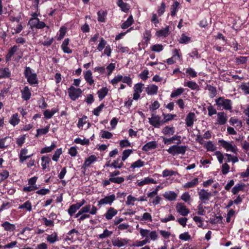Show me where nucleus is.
I'll return each instance as SVG.
<instances>
[{
	"instance_id": "37",
	"label": "nucleus",
	"mask_w": 249,
	"mask_h": 249,
	"mask_svg": "<svg viewBox=\"0 0 249 249\" xmlns=\"http://www.w3.org/2000/svg\"><path fill=\"white\" fill-rule=\"evenodd\" d=\"M149 243V240L148 239H144L143 240L140 241V240H136L131 245V247H142L147 243Z\"/></svg>"
},
{
	"instance_id": "42",
	"label": "nucleus",
	"mask_w": 249,
	"mask_h": 249,
	"mask_svg": "<svg viewBox=\"0 0 249 249\" xmlns=\"http://www.w3.org/2000/svg\"><path fill=\"white\" fill-rule=\"evenodd\" d=\"M17 47L16 46H14L12 48H11L6 56V61H9L11 60L12 57L14 55V54L17 51Z\"/></svg>"
},
{
	"instance_id": "62",
	"label": "nucleus",
	"mask_w": 249,
	"mask_h": 249,
	"mask_svg": "<svg viewBox=\"0 0 249 249\" xmlns=\"http://www.w3.org/2000/svg\"><path fill=\"white\" fill-rule=\"evenodd\" d=\"M163 47L161 44H156L151 47V50L155 52H160L163 50Z\"/></svg>"
},
{
	"instance_id": "61",
	"label": "nucleus",
	"mask_w": 249,
	"mask_h": 249,
	"mask_svg": "<svg viewBox=\"0 0 249 249\" xmlns=\"http://www.w3.org/2000/svg\"><path fill=\"white\" fill-rule=\"evenodd\" d=\"M122 80V75L118 74L114 77V78L111 80V83L113 85L115 86L118 84Z\"/></svg>"
},
{
	"instance_id": "4",
	"label": "nucleus",
	"mask_w": 249,
	"mask_h": 249,
	"mask_svg": "<svg viewBox=\"0 0 249 249\" xmlns=\"http://www.w3.org/2000/svg\"><path fill=\"white\" fill-rule=\"evenodd\" d=\"M215 103L218 107L226 110L231 108V102L230 100L225 99L224 97H219L215 100Z\"/></svg>"
},
{
	"instance_id": "49",
	"label": "nucleus",
	"mask_w": 249,
	"mask_h": 249,
	"mask_svg": "<svg viewBox=\"0 0 249 249\" xmlns=\"http://www.w3.org/2000/svg\"><path fill=\"white\" fill-rule=\"evenodd\" d=\"M47 241L51 244H53L58 240V236L56 233L54 232L49 235L47 237Z\"/></svg>"
},
{
	"instance_id": "54",
	"label": "nucleus",
	"mask_w": 249,
	"mask_h": 249,
	"mask_svg": "<svg viewBox=\"0 0 249 249\" xmlns=\"http://www.w3.org/2000/svg\"><path fill=\"white\" fill-rule=\"evenodd\" d=\"M191 40L190 37L186 36L184 34H182L179 38V42L182 44L188 43Z\"/></svg>"
},
{
	"instance_id": "64",
	"label": "nucleus",
	"mask_w": 249,
	"mask_h": 249,
	"mask_svg": "<svg viewBox=\"0 0 249 249\" xmlns=\"http://www.w3.org/2000/svg\"><path fill=\"white\" fill-rule=\"evenodd\" d=\"M180 198L185 202H189L191 200V197L188 192L184 193L180 197Z\"/></svg>"
},
{
	"instance_id": "36",
	"label": "nucleus",
	"mask_w": 249,
	"mask_h": 249,
	"mask_svg": "<svg viewBox=\"0 0 249 249\" xmlns=\"http://www.w3.org/2000/svg\"><path fill=\"white\" fill-rule=\"evenodd\" d=\"M49 128L50 126L47 125L44 128L37 129L36 134L35 135L36 137L37 138L40 136L47 134L49 132Z\"/></svg>"
},
{
	"instance_id": "60",
	"label": "nucleus",
	"mask_w": 249,
	"mask_h": 249,
	"mask_svg": "<svg viewBox=\"0 0 249 249\" xmlns=\"http://www.w3.org/2000/svg\"><path fill=\"white\" fill-rule=\"evenodd\" d=\"M101 137L102 138H106V139H110L113 135L111 133L106 131V130H101Z\"/></svg>"
},
{
	"instance_id": "17",
	"label": "nucleus",
	"mask_w": 249,
	"mask_h": 249,
	"mask_svg": "<svg viewBox=\"0 0 249 249\" xmlns=\"http://www.w3.org/2000/svg\"><path fill=\"white\" fill-rule=\"evenodd\" d=\"M163 196L165 199L169 201H174L176 199L178 194L174 191H168L165 192L163 194Z\"/></svg>"
},
{
	"instance_id": "31",
	"label": "nucleus",
	"mask_w": 249,
	"mask_h": 249,
	"mask_svg": "<svg viewBox=\"0 0 249 249\" xmlns=\"http://www.w3.org/2000/svg\"><path fill=\"white\" fill-rule=\"evenodd\" d=\"M96 160L97 157L95 155H91L85 160L83 167L86 168L89 166L90 164L94 162Z\"/></svg>"
},
{
	"instance_id": "29",
	"label": "nucleus",
	"mask_w": 249,
	"mask_h": 249,
	"mask_svg": "<svg viewBox=\"0 0 249 249\" xmlns=\"http://www.w3.org/2000/svg\"><path fill=\"white\" fill-rule=\"evenodd\" d=\"M169 28L166 26L165 28L158 30L156 33V35L158 37H166L169 35Z\"/></svg>"
},
{
	"instance_id": "8",
	"label": "nucleus",
	"mask_w": 249,
	"mask_h": 249,
	"mask_svg": "<svg viewBox=\"0 0 249 249\" xmlns=\"http://www.w3.org/2000/svg\"><path fill=\"white\" fill-rule=\"evenodd\" d=\"M218 143H220L221 146L225 148L227 151H231L235 154L237 153V149L235 145H232L223 140H219Z\"/></svg>"
},
{
	"instance_id": "16",
	"label": "nucleus",
	"mask_w": 249,
	"mask_h": 249,
	"mask_svg": "<svg viewBox=\"0 0 249 249\" xmlns=\"http://www.w3.org/2000/svg\"><path fill=\"white\" fill-rule=\"evenodd\" d=\"M84 78L87 83L90 86L94 84V80L93 79L92 73L90 70L84 71L83 72Z\"/></svg>"
},
{
	"instance_id": "46",
	"label": "nucleus",
	"mask_w": 249,
	"mask_h": 249,
	"mask_svg": "<svg viewBox=\"0 0 249 249\" xmlns=\"http://www.w3.org/2000/svg\"><path fill=\"white\" fill-rule=\"evenodd\" d=\"M163 119L162 120L163 121V124H164L170 121L173 120L174 118L177 116V115L176 114L163 113Z\"/></svg>"
},
{
	"instance_id": "32",
	"label": "nucleus",
	"mask_w": 249,
	"mask_h": 249,
	"mask_svg": "<svg viewBox=\"0 0 249 249\" xmlns=\"http://www.w3.org/2000/svg\"><path fill=\"white\" fill-rule=\"evenodd\" d=\"M11 76V72L8 68L0 69V79L9 78Z\"/></svg>"
},
{
	"instance_id": "25",
	"label": "nucleus",
	"mask_w": 249,
	"mask_h": 249,
	"mask_svg": "<svg viewBox=\"0 0 249 249\" xmlns=\"http://www.w3.org/2000/svg\"><path fill=\"white\" fill-rule=\"evenodd\" d=\"M69 41V38H66L61 45V48L65 53H72L71 50L68 47Z\"/></svg>"
},
{
	"instance_id": "51",
	"label": "nucleus",
	"mask_w": 249,
	"mask_h": 249,
	"mask_svg": "<svg viewBox=\"0 0 249 249\" xmlns=\"http://www.w3.org/2000/svg\"><path fill=\"white\" fill-rule=\"evenodd\" d=\"M176 173H177L176 172H175L172 170L165 169L162 172V176L163 178H166L167 177L172 176L175 175Z\"/></svg>"
},
{
	"instance_id": "9",
	"label": "nucleus",
	"mask_w": 249,
	"mask_h": 249,
	"mask_svg": "<svg viewBox=\"0 0 249 249\" xmlns=\"http://www.w3.org/2000/svg\"><path fill=\"white\" fill-rule=\"evenodd\" d=\"M115 199L116 196L114 194L106 196L105 197L101 199L98 201V205L99 206H101L103 205H111Z\"/></svg>"
},
{
	"instance_id": "3",
	"label": "nucleus",
	"mask_w": 249,
	"mask_h": 249,
	"mask_svg": "<svg viewBox=\"0 0 249 249\" xmlns=\"http://www.w3.org/2000/svg\"><path fill=\"white\" fill-rule=\"evenodd\" d=\"M187 146L185 145H174L170 146L167 150V152L173 155L178 154L184 155L186 151Z\"/></svg>"
},
{
	"instance_id": "35",
	"label": "nucleus",
	"mask_w": 249,
	"mask_h": 249,
	"mask_svg": "<svg viewBox=\"0 0 249 249\" xmlns=\"http://www.w3.org/2000/svg\"><path fill=\"white\" fill-rule=\"evenodd\" d=\"M108 92V89L107 87H104L101 89L97 92L98 97L100 100H102L105 97Z\"/></svg>"
},
{
	"instance_id": "27",
	"label": "nucleus",
	"mask_w": 249,
	"mask_h": 249,
	"mask_svg": "<svg viewBox=\"0 0 249 249\" xmlns=\"http://www.w3.org/2000/svg\"><path fill=\"white\" fill-rule=\"evenodd\" d=\"M1 226L4 228V230L8 231H13L16 229L15 225L8 221L3 222L1 224Z\"/></svg>"
},
{
	"instance_id": "6",
	"label": "nucleus",
	"mask_w": 249,
	"mask_h": 249,
	"mask_svg": "<svg viewBox=\"0 0 249 249\" xmlns=\"http://www.w3.org/2000/svg\"><path fill=\"white\" fill-rule=\"evenodd\" d=\"M82 90L79 88H75L71 86L68 90V92L70 98L72 100H75L81 94Z\"/></svg>"
},
{
	"instance_id": "21",
	"label": "nucleus",
	"mask_w": 249,
	"mask_h": 249,
	"mask_svg": "<svg viewBox=\"0 0 249 249\" xmlns=\"http://www.w3.org/2000/svg\"><path fill=\"white\" fill-rule=\"evenodd\" d=\"M158 87L155 85H149L145 89V91L148 95H154L157 94Z\"/></svg>"
},
{
	"instance_id": "12",
	"label": "nucleus",
	"mask_w": 249,
	"mask_h": 249,
	"mask_svg": "<svg viewBox=\"0 0 249 249\" xmlns=\"http://www.w3.org/2000/svg\"><path fill=\"white\" fill-rule=\"evenodd\" d=\"M157 183V181L153 178L149 177H146L141 180H138L136 184L139 187H142L145 185H148L150 184H156Z\"/></svg>"
},
{
	"instance_id": "7",
	"label": "nucleus",
	"mask_w": 249,
	"mask_h": 249,
	"mask_svg": "<svg viewBox=\"0 0 249 249\" xmlns=\"http://www.w3.org/2000/svg\"><path fill=\"white\" fill-rule=\"evenodd\" d=\"M149 124L155 127L159 128L163 124L161 117L159 115H152L151 118H148Z\"/></svg>"
},
{
	"instance_id": "10",
	"label": "nucleus",
	"mask_w": 249,
	"mask_h": 249,
	"mask_svg": "<svg viewBox=\"0 0 249 249\" xmlns=\"http://www.w3.org/2000/svg\"><path fill=\"white\" fill-rule=\"evenodd\" d=\"M144 84L139 83L135 84L134 87L133 99L137 100L140 97V94L143 91Z\"/></svg>"
},
{
	"instance_id": "15",
	"label": "nucleus",
	"mask_w": 249,
	"mask_h": 249,
	"mask_svg": "<svg viewBox=\"0 0 249 249\" xmlns=\"http://www.w3.org/2000/svg\"><path fill=\"white\" fill-rule=\"evenodd\" d=\"M196 120V116L194 112H189L186 118V124L187 126L191 127L193 126L194 122Z\"/></svg>"
},
{
	"instance_id": "34",
	"label": "nucleus",
	"mask_w": 249,
	"mask_h": 249,
	"mask_svg": "<svg viewBox=\"0 0 249 249\" xmlns=\"http://www.w3.org/2000/svg\"><path fill=\"white\" fill-rule=\"evenodd\" d=\"M184 91V89L182 88H179L176 89L172 91L170 95V97L173 98H176L181 95L183 93Z\"/></svg>"
},
{
	"instance_id": "41",
	"label": "nucleus",
	"mask_w": 249,
	"mask_h": 249,
	"mask_svg": "<svg viewBox=\"0 0 249 249\" xmlns=\"http://www.w3.org/2000/svg\"><path fill=\"white\" fill-rule=\"evenodd\" d=\"M208 151L213 152L216 150V147L211 141H208L205 143L204 145Z\"/></svg>"
},
{
	"instance_id": "19",
	"label": "nucleus",
	"mask_w": 249,
	"mask_h": 249,
	"mask_svg": "<svg viewBox=\"0 0 249 249\" xmlns=\"http://www.w3.org/2000/svg\"><path fill=\"white\" fill-rule=\"evenodd\" d=\"M217 123L220 125L224 124L227 121V117L226 114L223 112L217 113Z\"/></svg>"
},
{
	"instance_id": "44",
	"label": "nucleus",
	"mask_w": 249,
	"mask_h": 249,
	"mask_svg": "<svg viewBox=\"0 0 249 249\" xmlns=\"http://www.w3.org/2000/svg\"><path fill=\"white\" fill-rule=\"evenodd\" d=\"M56 147V145L54 142H53L51 146H47L43 148L41 151L40 153L44 154L49 153L52 151Z\"/></svg>"
},
{
	"instance_id": "38",
	"label": "nucleus",
	"mask_w": 249,
	"mask_h": 249,
	"mask_svg": "<svg viewBox=\"0 0 249 249\" xmlns=\"http://www.w3.org/2000/svg\"><path fill=\"white\" fill-rule=\"evenodd\" d=\"M19 121L20 119L18 118V114L16 113L12 116L9 122L11 125L15 126L19 123Z\"/></svg>"
},
{
	"instance_id": "50",
	"label": "nucleus",
	"mask_w": 249,
	"mask_h": 249,
	"mask_svg": "<svg viewBox=\"0 0 249 249\" xmlns=\"http://www.w3.org/2000/svg\"><path fill=\"white\" fill-rule=\"evenodd\" d=\"M79 209L80 207L77 203L72 204L69 208L68 213L71 216Z\"/></svg>"
},
{
	"instance_id": "43",
	"label": "nucleus",
	"mask_w": 249,
	"mask_h": 249,
	"mask_svg": "<svg viewBox=\"0 0 249 249\" xmlns=\"http://www.w3.org/2000/svg\"><path fill=\"white\" fill-rule=\"evenodd\" d=\"M144 165V162L141 160H138L133 162L130 166V168L135 169V168H139Z\"/></svg>"
},
{
	"instance_id": "33",
	"label": "nucleus",
	"mask_w": 249,
	"mask_h": 249,
	"mask_svg": "<svg viewBox=\"0 0 249 249\" xmlns=\"http://www.w3.org/2000/svg\"><path fill=\"white\" fill-rule=\"evenodd\" d=\"M27 153L28 150L27 149L23 148L20 150L19 154V160L20 162H23L32 155L27 156L26 154Z\"/></svg>"
},
{
	"instance_id": "58",
	"label": "nucleus",
	"mask_w": 249,
	"mask_h": 249,
	"mask_svg": "<svg viewBox=\"0 0 249 249\" xmlns=\"http://www.w3.org/2000/svg\"><path fill=\"white\" fill-rule=\"evenodd\" d=\"M175 220V217L172 214H168L166 217H165L164 218H160V221L162 223H167L169 221H174Z\"/></svg>"
},
{
	"instance_id": "11",
	"label": "nucleus",
	"mask_w": 249,
	"mask_h": 249,
	"mask_svg": "<svg viewBox=\"0 0 249 249\" xmlns=\"http://www.w3.org/2000/svg\"><path fill=\"white\" fill-rule=\"evenodd\" d=\"M177 212L181 215L185 216L189 213V210L187 208L185 205L183 203H178L176 205Z\"/></svg>"
},
{
	"instance_id": "45",
	"label": "nucleus",
	"mask_w": 249,
	"mask_h": 249,
	"mask_svg": "<svg viewBox=\"0 0 249 249\" xmlns=\"http://www.w3.org/2000/svg\"><path fill=\"white\" fill-rule=\"evenodd\" d=\"M133 22V19L132 16H130L127 20L121 25L122 29H126L129 27Z\"/></svg>"
},
{
	"instance_id": "1",
	"label": "nucleus",
	"mask_w": 249,
	"mask_h": 249,
	"mask_svg": "<svg viewBox=\"0 0 249 249\" xmlns=\"http://www.w3.org/2000/svg\"><path fill=\"white\" fill-rule=\"evenodd\" d=\"M140 235L142 238L148 239L149 240L155 241L157 239L158 235L156 231H150L147 229H139Z\"/></svg>"
},
{
	"instance_id": "18",
	"label": "nucleus",
	"mask_w": 249,
	"mask_h": 249,
	"mask_svg": "<svg viewBox=\"0 0 249 249\" xmlns=\"http://www.w3.org/2000/svg\"><path fill=\"white\" fill-rule=\"evenodd\" d=\"M175 127L169 125L164 127L161 130V133L167 136L173 135L175 133Z\"/></svg>"
},
{
	"instance_id": "57",
	"label": "nucleus",
	"mask_w": 249,
	"mask_h": 249,
	"mask_svg": "<svg viewBox=\"0 0 249 249\" xmlns=\"http://www.w3.org/2000/svg\"><path fill=\"white\" fill-rule=\"evenodd\" d=\"M112 231H108L107 229H106L104 231L103 233L99 235V237L100 239H104L107 237L110 236L112 234Z\"/></svg>"
},
{
	"instance_id": "53",
	"label": "nucleus",
	"mask_w": 249,
	"mask_h": 249,
	"mask_svg": "<svg viewBox=\"0 0 249 249\" xmlns=\"http://www.w3.org/2000/svg\"><path fill=\"white\" fill-rule=\"evenodd\" d=\"M137 201V198H136L131 195H129L127 197V200L126 201V204L127 205H132L133 206L134 205L135 201Z\"/></svg>"
},
{
	"instance_id": "52",
	"label": "nucleus",
	"mask_w": 249,
	"mask_h": 249,
	"mask_svg": "<svg viewBox=\"0 0 249 249\" xmlns=\"http://www.w3.org/2000/svg\"><path fill=\"white\" fill-rule=\"evenodd\" d=\"M39 19L37 18H32L29 21L31 28H36Z\"/></svg>"
},
{
	"instance_id": "40",
	"label": "nucleus",
	"mask_w": 249,
	"mask_h": 249,
	"mask_svg": "<svg viewBox=\"0 0 249 249\" xmlns=\"http://www.w3.org/2000/svg\"><path fill=\"white\" fill-rule=\"evenodd\" d=\"M8 140H11V138L10 137H5L0 139V148L3 149L9 146L10 141L8 142Z\"/></svg>"
},
{
	"instance_id": "5",
	"label": "nucleus",
	"mask_w": 249,
	"mask_h": 249,
	"mask_svg": "<svg viewBox=\"0 0 249 249\" xmlns=\"http://www.w3.org/2000/svg\"><path fill=\"white\" fill-rule=\"evenodd\" d=\"M130 242V240L127 238H122L115 237L111 240V243L114 247L122 248L125 246Z\"/></svg>"
},
{
	"instance_id": "26",
	"label": "nucleus",
	"mask_w": 249,
	"mask_h": 249,
	"mask_svg": "<svg viewBox=\"0 0 249 249\" xmlns=\"http://www.w3.org/2000/svg\"><path fill=\"white\" fill-rule=\"evenodd\" d=\"M58 111V109L53 108L51 110L47 109L44 111V115L45 118L49 119L51 118L53 115Z\"/></svg>"
},
{
	"instance_id": "55",
	"label": "nucleus",
	"mask_w": 249,
	"mask_h": 249,
	"mask_svg": "<svg viewBox=\"0 0 249 249\" xmlns=\"http://www.w3.org/2000/svg\"><path fill=\"white\" fill-rule=\"evenodd\" d=\"M186 73L187 74V76L191 77H196L197 76L196 72L192 68L186 69Z\"/></svg>"
},
{
	"instance_id": "39",
	"label": "nucleus",
	"mask_w": 249,
	"mask_h": 249,
	"mask_svg": "<svg viewBox=\"0 0 249 249\" xmlns=\"http://www.w3.org/2000/svg\"><path fill=\"white\" fill-rule=\"evenodd\" d=\"M19 209H26L28 212H31L32 209V203L30 201H26L23 204L18 207Z\"/></svg>"
},
{
	"instance_id": "14",
	"label": "nucleus",
	"mask_w": 249,
	"mask_h": 249,
	"mask_svg": "<svg viewBox=\"0 0 249 249\" xmlns=\"http://www.w3.org/2000/svg\"><path fill=\"white\" fill-rule=\"evenodd\" d=\"M80 210L83 214L89 213L90 214L92 215L95 214L97 212V209L96 207L93 205L91 206L90 204H88L83 207Z\"/></svg>"
},
{
	"instance_id": "23",
	"label": "nucleus",
	"mask_w": 249,
	"mask_h": 249,
	"mask_svg": "<svg viewBox=\"0 0 249 249\" xmlns=\"http://www.w3.org/2000/svg\"><path fill=\"white\" fill-rule=\"evenodd\" d=\"M199 183L198 178H196L190 181L185 183L183 187L185 189H189L190 188H193L196 186Z\"/></svg>"
},
{
	"instance_id": "28",
	"label": "nucleus",
	"mask_w": 249,
	"mask_h": 249,
	"mask_svg": "<svg viewBox=\"0 0 249 249\" xmlns=\"http://www.w3.org/2000/svg\"><path fill=\"white\" fill-rule=\"evenodd\" d=\"M117 5L121 9L122 11L125 13L129 11L130 7L127 3L124 2L123 0H118Z\"/></svg>"
},
{
	"instance_id": "20",
	"label": "nucleus",
	"mask_w": 249,
	"mask_h": 249,
	"mask_svg": "<svg viewBox=\"0 0 249 249\" xmlns=\"http://www.w3.org/2000/svg\"><path fill=\"white\" fill-rule=\"evenodd\" d=\"M21 97L24 100H29L31 96V92L28 87L26 86L21 90Z\"/></svg>"
},
{
	"instance_id": "63",
	"label": "nucleus",
	"mask_w": 249,
	"mask_h": 249,
	"mask_svg": "<svg viewBox=\"0 0 249 249\" xmlns=\"http://www.w3.org/2000/svg\"><path fill=\"white\" fill-rule=\"evenodd\" d=\"M66 32H67L66 28L64 26L61 27L59 30V36L57 37V40H61L64 37V36L66 33Z\"/></svg>"
},
{
	"instance_id": "47",
	"label": "nucleus",
	"mask_w": 249,
	"mask_h": 249,
	"mask_svg": "<svg viewBox=\"0 0 249 249\" xmlns=\"http://www.w3.org/2000/svg\"><path fill=\"white\" fill-rule=\"evenodd\" d=\"M245 187V184H237L232 189L231 192L233 195L237 194L239 191L242 190Z\"/></svg>"
},
{
	"instance_id": "24",
	"label": "nucleus",
	"mask_w": 249,
	"mask_h": 249,
	"mask_svg": "<svg viewBox=\"0 0 249 249\" xmlns=\"http://www.w3.org/2000/svg\"><path fill=\"white\" fill-rule=\"evenodd\" d=\"M118 211L113 208H109L105 214V217L107 220L111 219L113 217L117 214Z\"/></svg>"
},
{
	"instance_id": "48",
	"label": "nucleus",
	"mask_w": 249,
	"mask_h": 249,
	"mask_svg": "<svg viewBox=\"0 0 249 249\" xmlns=\"http://www.w3.org/2000/svg\"><path fill=\"white\" fill-rule=\"evenodd\" d=\"M184 86L188 87L193 90L196 89L198 88V86L196 82L194 81H188L184 82Z\"/></svg>"
},
{
	"instance_id": "22",
	"label": "nucleus",
	"mask_w": 249,
	"mask_h": 249,
	"mask_svg": "<svg viewBox=\"0 0 249 249\" xmlns=\"http://www.w3.org/2000/svg\"><path fill=\"white\" fill-rule=\"evenodd\" d=\"M157 146V143L155 141H151L144 144L142 147V150L148 151L150 150L155 149Z\"/></svg>"
},
{
	"instance_id": "13",
	"label": "nucleus",
	"mask_w": 249,
	"mask_h": 249,
	"mask_svg": "<svg viewBox=\"0 0 249 249\" xmlns=\"http://www.w3.org/2000/svg\"><path fill=\"white\" fill-rule=\"evenodd\" d=\"M199 198L204 203L208 201L211 196V193L208 192L204 189L200 190L198 192Z\"/></svg>"
},
{
	"instance_id": "30",
	"label": "nucleus",
	"mask_w": 249,
	"mask_h": 249,
	"mask_svg": "<svg viewBox=\"0 0 249 249\" xmlns=\"http://www.w3.org/2000/svg\"><path fill=\"white\" fill-rule=\"evenodd\" d=\"M51 161V159L46 156H44L41 158V166L43 170L46 169L49 166Z\"/></svg>"
},
{
	"instance_id": "56",
	"label": "nucleus",
	"mask_w": 249,
	"mask_h": 249,
	"mask_svg": "<svg viewBox=\"0 0 249 249\" xmlns=\"http://www.w3.org/2000/svg\"><path fill=\"white\" fill-rule=\"evenodd\" d=\"M62 151L61 148L57 149L52 157V160L55 161H57L60 156L62 154Z\"/></svg>"
},
{
	"instance_id": "59",
	"label": "nucleus",
	"mask_w": 249,
	"mask_h": 249,
	"mask_svg": "<svg viewBox=\"0 0 249 249\" xmlns=\"http://www.w3.org/2000/svg\"><path fill=\"white\" fill-rule=\"evenodd\" d=\"M179 49H175L173 50V56L172 57L176 59V60L179 59L180 60L181 59V54L179 53Z\"/></svg>"
},
{
	"instance_id": "2",
	"label": "nucleus",
	"mask_w": 249,
	"mask_h": 249,
	"mask_svg": "<svg viewBox=\"0 0 249 249\" xmlns=\"http://www.w3.org/2000/svg\"><path fill=\"white\" fill-rule=\"evenodd\" d=\"M24 75L27 78V81L31 85L37 84V78L36 74L33 72L32 70L29 67H26L24 71Z\"/></svg>"
}]
</instances>
